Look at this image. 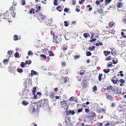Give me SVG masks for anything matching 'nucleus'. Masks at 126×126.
Segmentation results:
<instances>
[{"label":"nucleus","instance_id":"34","mask_svg":"<svg viewBox=\"0 0 126 126\" xmlns=\"http://www.w3.org/2000/svg\"><path fill=\"white\" fill-rule=\"evenodd\" d=\"M31 72H32L31 74V75H35L36 74V72L35 71H34L33 70H32Z\"/></svg>","mask_w":126,"mask_h":126},{"label":"nucleus","instance_id":"53","mask_svg":"<svg viewBox=\"0 0 126 126\" xmlns=\"http://www.w3.org/2000/svg\"><path fill=\"white\" fill-rule=\"evenodd\" d=\"M9 61V60L8 59H5L3 61V62L4 63L8 62Z\"/></svg>","mask_w":126,"mask_h":126},{"label":"nucleus","instance_id":"45","mask_svg":"<svg viewBox=\"0 0 126 126\" xmlns=\"http://www.w3.org/2000/svg\"><path fill=\"white\" fill-rule=\"evenodd\" d=\"M111 1V0H106L105 1V3L106 4H107L108 3L110 2Z\"/></svg>","mask_w":126,"mask_h":126},{"label":"nucleus","instance_id":"49","mask_svg":"<svg viewBox=\"0 0 126 126\" xmlns=\"http://www.w3.org/2000/svg\"><path fill=\"white\" fill-rule=\"evenodd\" d=\"M80 57V55H75L74 57V59H77L78 58H79Z\"/></svg>","mask_w":126,"mask_h":126},{"label":"nucleus","instance_id":"62","mask_svg":"<svg viewBox=\"0 0 126 126\" xmlns=\"http://www.w3.org/2000/svg\"><path fill=\"white\" fill-rule=\"evenodd\" d=\"M22 1L23 2V3H22V5H24L26 4L25 0H23Z\"/></svg>","mask_w":126,"mask_h":126},{"label":"nucleus","instance_id":"59","mask_svg":"<svg viewBox=\"0 0 126 126\" xmlns=\"http://www.w3.org/2000/svg\"><path fill=\"white\" fill-rule=\"evenodd\" d=\"M96 40V38H93V39L90 40V41L91 42H93L94 41H95V40Z\"/></svg>","mask_w":126,"mask_h":126},{"label":"nucleus","instance_id":"5","mask_svg":"<svg viewBox=\"0 0 126 126\" xmlns=\"http://www.w3.org/2000/svg\"><path fill=\"white\" fill-rule=\"evenodd\" d=\"M29 110L30 111H31L32 112V113L35 112V106L32 104L30 105L29 107Z\"/></svg>","mask_w":126,"mask_h":126},{"label":"nucleus","instance_id":"43","mask_svg":"<svg viewBox=\"0 0 126 126\" xmlns=\"http://www.w3.org/2000/svg\"><path fill=\"white\" fill-rule=\"evenodd\" d=\"M111 54L113 55H116V52L115 51H114L113 50H112L111 52Z\"/></svg>","mask_w":126,"mask_h":126},{"label":"nucleus","instance_id":"31","mask_svg":"<svg viewBox=\"0 0 126 126\" xmlns=\"http://www.w3.org/2000/svg\"><path fill=\"white\" fill-rule=\"evenodd\" d=\"M91 53L89 51H87L86 52V55L87 56H90L91 55Z\"/></svg>","mask_w":126,"mask_h":126},{"label":"nucleus","instance_id":"29","mask_svg":"<svg viewBox=\"0 0 126 126\" xmlns=\"http://www.w3.org/2000/svg\"><path fill=\"white\" fill-rule=\"evenodd\" d=\"M14 40L15 41L17 40L18 39V36L16 35H15L14 36Z\"/></svg>","mask_w":126,"mask_h":126},{"label":"nucleus","instance_id":"25","mask_svg":"<svg viewBox=\"0 0 126 126\" xmlns=\"http://www.w3.org/2000/svg\"><path fill=\"white\" fill-rule=\"evenodd\" d=\"M122 3L121 2H118L117 7L118 8H121L122 7Z\"/></svg>","mask_w":126,"mask_h":126},{"label":"nucleus","instance_id":"15","mask_svg":"<svg viewBox=\"0 0 126 126\" xmlns=\"http://www.w3.org/2000/svg\"><path fill=\"white\" fill-rule=\"evenodd\" d=\"M95 48V47L94 46H93L92 47H89L88 48V49L89 51H94Z\"/></svg>","mask_w":126,"mask_h":126},{"label":"nucleus","instance_id":"52","mask_svg":"<svg viewBox=\"0 0 126 126\" xmlns=\"http://www.w3.org/2000/svg\"><path fill=\"white\" fill-rule=\"evenodd\" d=\"M114 92L117 94H119L120 93V92L118 91H117V90H115L114 91Z\"/></svg>","mask_w":126,"mask_h":126},{"label":"nucleus","instance_id":"7","mask_svg":"<svg viewBox=\"0 0 126 126\" xmlns=\"http://www.w3.org/2000/svg\"><path fill=\"white\" fill-rule=\"evenodd\" d=\"M29 91L28 89H25L24 91V92L22 94V96H27L28 94Z\"/></svg>","mask_w":126,"mask_h":126},{"label":"nucleus","instance_id":"27","mask_svg":"<svg viewBox=\"0 0 126 126\" xmlns=\"http://www.w3.org/2000/svg\"><path fill=\"white\" fill-rule=\"evenodd\" d=\"M32 63V61L31 60H29V61H26L25 62V64H28V65Z\"/></svg>","mask_w":126,"mask_h":126},{"label":"nucleus","instance_id":"17","mask_svg":"<svg viewBox=\"0 0 126 126\" xmlns=\"http://www.w3.org/2000/svg\"><path fill=\"white\" fill-rule=\"evenodd\" d=\"M48 52L49 53V55L50 56H53L55 55V54L53 53L52 51L51 50H49Z\"/></svg>","mask_w":126,"mask_h":126},{"label":"nucleus","instance_id":"37","mask_svg":"<svg viewBox=\"0 0 126 126\" xmlns=\"http://www.w3.org/2000/svg\"><path fill=\"white\" fill-rule=\"evenodd\" d=\"M25 64H25V63H24V62H22L21 63L20 65L22 67L24 68L25 66Z\"/></svg>","mask_w":126,"mask_h":126},{"label":"nucleus","instance_id":"47","mask_svg":"<svg viewBox=\"0 0 126 126\" xmlns=\"http://www.w3.org/2000/svg\"><path fill=\"white\" fill-rule=\"evenodd\" d=\"M50 96L52 98H53L54 96V94L53 92L51 93L50 94Z\"/></svg>","mask_w":126,"mask_h":126},{"label":"nucleus","instance_id":"41","mask_svg":"<svg viewBox=\"0 0 126 126\" xmlns=\"http://www.w3.org/2000/svg\"><path fill=\"white\" fill-rule=\"evenodd\" d=\"M15 57L16 58L18 57L19 56V55L18 53L17 52H16L14 54Z\"/></svg>","mask_w":126,"mask_h":126},{"label":"nucleus","instance_id":"23","mask_svg":"<svg viewBox=\"0 0 126 126\" xmlns=\"http://www.w3.org/2000/svg\"><path fill=\"white\" fill-rule=\"evenodd\" d=\"M110 69H104L103 70V71L105 73H107L109 72L110 71Z\"/></svg>","mask_w":126,"mask_h":126},{"label":"nucleus","instance_id":"12","mask_svg":"<svg viewBox=\"0 0 126 126\" xmlns=\"http://www.w3.org/2000/svg\"><path fill=\"white\" fill-rule=\"evenodd\" d=\"M119 81L121 83L120 84V86H123V84L125 83V81L123 79H121L119 80Z\"/></svg>","mask_w":126,"mask_h":126},{"label":"nucleus","instance_id":"57","mask_svg":"<svg viewBox=\"0 0 126 126\" xmlns=\"http://www.w3.org/2000/svg\"><path fill=\"white\" fill-rule=\"evenodd\" d=\"M85 111L86 112L88 113L89 111V109L88 108H86L85 109Z\"/></svg>","mask_w":126,"mask_h":126},{"label":"nucleus","instance_id":"42","mask_svg":"<svg viewBox=\"0 0 126 126\" xmlns=\"http://www.w3.org/2000/svg\"><path fill=\"white\" fill-rule=\"evenodd\" d=\"M111 59V56H110L108 57L106 59V61H109Z\"/></svg>","mask_w":126,"mask_h":126},{"label":"nucleus","instance_id":"40","mask_svg":"<svg viewBox=\"0 0 126 126\" xmlns=\"http://www.w3.org/2000/svg\"><path fill=\"white\" fill-rule=\"evenodd\" d=\"M68 48V46L67 45H66L65 47H63L62 50L64 51L66 50Z\"/></svg>","mask_w":126,"mask_h":126},{"label":"nucleus","instance_id":"63","mask_svg":"<svg viewBox=\"0 0 126 126\" xmlns=\"http://www.w3.org/2000/svg\"><path fill=\"white\" fill-rule=\"evenodd\" d=\"M100 3V1L99 0H96L95 2V4L96 5H98Z\"/></svg>","mask_w":126,"mask_h":126},{"label":"nucleus","instance_id":"10","mask_svg":"<svg viewBox=\"0 0 126 126\" xmlns=\"http://www.w3.org/2000/svg\"><path fill=\"white\" fill-rule=\"evenodd\" d=\"M95 114L93 112H90L89 113V116H88L89 118H93L95 115Z\"/></svg>","mask_w":126,"mask_h":126},{"label":"nucleus","instance_id":"55","mask_svg":"<svg viewBox=\"0 0 126 126\" xmlns=\"http://www.w3.org/2000/svg\"><path fill=\"white\" fill-rule=\"evenodd\" d=\"M69 11V9L67 8H65L64 9V11L66 13H67Z\"/></svg>","mask_w":126,"mask_h":126},{"label":"nucleus","instance_id":"54","mask_svg":"<svg viewBox=\"0 0 126 126\" xmlns=\"http://www.w3.org/2000/svg\"><path fill=\"white\" fill-rule=\"evenodd\" d=\"M12 10V11H14V10H15V8L13 6H12L10 8V10Z\"/></svg>","mask_w":126,"mask_h":126},{"label":"nucleus","instance_id":"39","mask_svg":"<svg viewBox=\"0 0 126 126\" xmlns=\"http://www.w3.org/2000/svg\"><path fill=\"white\" fill-rule=\"evenodd\" d=\"M96 111L97 113H100L101 112V109L100 108H98L96 110Z\"/></svg>","mask_w":126,"mask_h":126},{"label":"nucleus","instance_id":"51","mask_svg":"<svg viewBox=\"0 0 126 126\" xmlns=\"http://www.w3.org/2000/svg\"><path fill=\"white\" fill-rule=\"evenodd\" d=\"M33 54V53L31 51H29L28 52V55H32Z\"/></svg>","mask_w":126,"mask_h":126},{"label":"nucleus","instance_id":"33","mask_svg":"<svg viewBox=\"0 0 126 126\" xmlns=\"http://www.w3.org/2000/svg\"><path fill=\"white\" fill-rule=\"evenodd\" d=\"M121 35L124 38H126V35H124L125 32H121Z\"/></svg>","mask_w":126,"mask_h":126},{"label":"nucleus","instance_id":"6","mask_svg":"<svg viewBox=\"0 0 126 126\" xmlns=\"http://www.w3.org/2000/svg\"><path fill=\"white\" fill-rule=\"evenodd\" d=\"M111 81L114 84H116L118 81V79L116 76H114L111 79Z\"/></svg>","mask_w":126,"mask_h":126},{"label":"nucleus","instance_id":"48","mask_svg":"<svg viewBox=\"0 0 126 126\" xmlns=\"http://www.w3.org/2000/svg\"><path fill=\"white\" fill-rule=\"evenodd\" d=\"M83 110V108H81L77 110V111L78 113L81 112Z\"/></svg>","mask_w":126,"mask_h":126},{"label":"nucleus","instance_id":"32","mask_svg":"<svg viewBox=\"0 0 126 126\" xmlns=\"http://www.w3.org/2000/svg\"><path fill=\"white\" fill-rule=\"evenodd\" d=\"M61 8V7L60 5H59L57 7L56 9L59 11L61 12L62 11V10L61 9H60Z\"/></svg>","mask_w":126,"mask_h":126},{"label":"nucleus","instance_id":"64","mask_svg":"<svg viewBox=\"0 0 126 126\" xmlns=\"http://www.w3.org/2000/svg\"><path fill=\"white\" fill-rule=\"evenodd\" d=\"M110 125V124L109 122H108L105 125V126H107Z\"/></svg>","mask_w":126,"mask_h":126},{"label":"nucleus","instance_id":"9","mask_svg":"<svg viewBox=\"0 0 126 126\" xmlns=\"http://www.w3.org/2000/svg\"><path fill=\"white\" fill-rule=\"evenodd\" d=\"M68 120L69 122H70V118L69 117H65V122L66 123V125L64 126H67V125H69L68 122Z\"/></svg>","mask_w":126,"mask_h":126},{"label":"nucleus","instance_id":"24","mask_svg":"<svg viewBox=\"0 0 126 126\" xmlns=\"http://www.w3.org/2000/svg\"><path fill=\"white\" fill-rule=\"evenodd\" d=\"M92 89H93V91L94 92H95L97 90V89L96 86H94L93 87Z\"/></svg>","mask_w":126,"mask_h":126},{"label":"nucleus","instance_id":"36","mask_svg":"<svg viewBox=\"0 0 126 126\" xmlns=\"http://www.w3.org/2000/svg\"><path fill=\"white\" fill-rule=\"evenodd\" d=\"M17 71L19 73H22L23 72L22 69V68L20 69L19 68H18L17 69Z\"/></svg>","mask_w":126,"mask_h":126},{"label":"nucleus","instance_id":"22","mask_svg":"<svg viewBox=\"0 0 126 126\" xmlns=\"http://www.w3.org/2000/svg\"><path fill=\"white\" fill-rule=\"evenodd\" d=\"M103 76V74L102 73H99L98 77L99 80L100 81L101 80L102 78L101 77Z\"/></svg>","mask_w":126,"mask_h":126},{"label":"nucleus","instance_id":"38","mask_svg":"<svg viewBox=\"0 0 126 126\" xmlns=\"http://www.w3.org/2000/svg\"><path fill=\"white\" fill-rule=\"evenodd\" d=\"M69 112L72 115H73L75 113V112L74 110L71 111V110H69Z\"/></svg>","mask_w":126,"mask_h":126},{"label":"nucleus","instance_id":"21","mask_svg":"<svg viewBox=\"0 0 126 126\" xmlns=\"http://www.w3.org/2000/svg\"><path fill=\"white\" fill-rule=\"evenodd\" d=\"M114 5H110L109 7L108 8L107 10H110V9L111 8H113L112 9L111 8V9H115V7H114Z\"/></svg>","mask_w":126,"mask_h":126},{"label":"nucleus","instance_id":"50","mask_svg":"<svg viewBox=\"0 0 126 126\" xmlns=\"http://www.w3.org/2000/svg\"><path fill=\"white\" fill-rule=\"evenodd\" d=\"M122 21L124 22V23L125 24H126V19L124 17V18L122 20Z\"/></svg>","mask_w":126,"mask_h":126},{"label":"nucleus","instance_id":"56","mask_svg":"<svg viewBox=\"0 0 126 126\" xmlns=\"http://www.w3.org/2000/svg\"><path fill=\"white\" fill-rule=\"evenodd\" d=\"M123 72V71H121L119 72V73L121 74L120 76L122 77H123L124 76V74L122 73Z\"/></svg>","mask_w":126,"mask_h":126},{"label":"nucleus","instance_id":"61","mask_svg":"<svg viewBox=\"0 0 126 126\" xmlns=\"http://www.w3.org/2000/svg\"><path fill=\"white\" fill-rule=\"evenodd\" d=\"M34 9H32L31 10L29 11V12L30 14H32L33 11L34 10Z\"/></svg>","mask_w":126,"mask_h":126},{"label":"nucleus","instance_id":"20","mask_svg":"<svg viewBox=\"0 0 126 126\" xmlns=\"http://www.w3.org/2000/svg\"><path fill=\"white\" fill-rule=\"evenodd\" d=\"M103 9H98L97 11V12L99 14L102 15L103 13Z\"/></svg>","mask_w":126,"mask_h":126},{"label":"nucleus","instance_id":"3","mask_svg":"<svg viewBox=\"0 0 126 126\" xmlns=\"http://www.w3.org/2000/svg\"><path fill=\"white\" fill-rule=\"evenodd\" d=\"M36 15L39 20H44L46 17L45 15L42 14L41 13H39V14H37Z\"/></svg>","mask_w":126,"mask_h":126},{"label":"nucleus","instance_id":"30","mask_svg":"<svg viewBox=\"0 0 126 126\" xmlns=\"http://www.w3.org/2000/svg\"><path fill=\"white\" fill-rule=\"evenodd\" d=\"M36 88L35 87H34L33 89V90L32 91V92L33 93V95H34L35 94V93L36 92Z\"/></svg>","mask_w":126,"mask_h":126},{"label":"nucleus","instance_id":"19","mask_svg":"<svg viewBox=\"0 0 126 126\" xmlns=\"http://www.w3.org/2000/svg\"><path fill=\"white\" fill-rule=\"evenodd\" d=\"M29 104V102H26L24 101H23L22 102V104L24 106H26L28 105Z\"/></svg>","mask_w":126,"mask_h":126},{"label":"nucleus","instance_id":"16","mask_svg":"<svg viewBox=\"0 0 126 126\" xmlns=\"http://www.w3.org/2000/svg\"><path fill=\"white\" fill-rule=\"evenodd\" d=\"M114 23L112 22H110L109 24V27L110 28H111L114 25Z\"/></svg>","mask_w":126,"mask_h":126},{"label":"nucleus","instance_id":"13","mask_svg":"<svg viewBox=\"0 0 126 126\" xmlns=\"http://www.w3.org/2000/svg\"><path fill=\"white\" fill-rule=\"evenodd\" d=\"M67 101L65 100L63 101H61L60 102L61 103L63 107L66 106L67 105V104L66 103Z\"/></svg>","mask_w":126,"mask_h":126},{"label":"nucleus","instance_id":"1","mask_svg":"<svg viewBox=\"0 0 126 126\" xmlns=\"http://www.w3.org/2000/svg\"><path fill=\"white\" fill-rule=\"evenodd\" d=\"M37 109L38 110L40 108H45L48 105V101L47 99H44L39 101L36 103Z\"/></svg>","mask_w":126,"mask_h":126},{"label":"nucleus","instance_id":"4","mask_svg":"<svg viewBox=\"0 0 126 126\" xmlns=\"http://www.w3.org/2000/svg\"><path fill=\"white\" fill-rule=\"evenodd\" d=\"M107 90H109V91L107 92V93H109V92H111L113 91L114 92L115 89L113 86L110 85L107 87Z\"/></svg>","mask_w":126,"mask_h":126},{"label":"nucleus","instance_id":"35","mask_svg":"<svg viewBox=\"0 0 126 126\" xmlns=\"http://www.w3.org/2000/svg\"><path fill=\"white\" fill-rule=\"evenodd\" d=\"M64 25L65 27H67L69 25V23L66 21H65L64 22Z\"/></svg>","mask_w":126,"mask_h":126},{"label":"nucleus","instance_id":"26","mask_svg":"<svg viewBox=\"0 0 126 126\" xmlns=\"http://www.w3.org/2000/svg\"><path fill=\"white\" fill-rule=\"evenodd\" d=\"M40 56L42 57L44 59H47L46 56L45 55L43 54H41Z\"/></svg>","mask_w":126,"mask_h":126},{"label":"nucleus","instance_id":"14","mask_svg":"<svg viewBox=\"0 0 126 126\" xmlns=\"http://www.w3.org/2000/svg\"><path fill=\"white\" fill-rule=\"evenodd\" d=\"M110 51H104L103 52V53L106 56H107L108 55L110 54Z\"/></svg>","mask_w":126,"mask_h":126},{"label":"nucleus","instance_id":"28","mask_svg":"<svg viewBox=\"0 0 126 126\" xmlns=\"http://www.w3.org/2000/svg\"><path fill=\"white\" fill-rule=\"evenodd\" d=\"M107 66L108 67H111L112 66V63L111 62H110L108 63Z\"/></svg>","mask_w":126,"mask_h":126},{"label":"nucleus","instance_id":"46","mask_svg":"<svg viewBox=\"0 0 126 126\" xmlns=\"http://www.w3.org/2000/svg\"><path fill=\"white\" fill-rule=\"evenodd\" d=\"M57 0H55L54 1V4L55 5H57L58 4L57 3Z\"/></svg>","mask_w":126,"mask_h":126},{"label":"nucleus","instance_id":"44","mask_svg":"<svg viewBox=\"0 0 126 126\" xmlns=\"http://www.w3.org/2000/svg\"><path fill=\"white\" fill-rule=\"evenodd\" d=\"M84 73V72L83 70H81L79 72V74L80 75H82Z\"/></svg>","mask_w":126,"mask_h":126},{"label":"nucleus","instance_id":"2","mask_svg":"<svg viewBox=\"0 0 126 126\" xmlns=\"http://www.w3.org/2000/svg\"><path fill=\"white\" fill-rule=\"evenodd\" d=\"M53 42L54 43H56L57 44L59 43L58 40L59 41H61L62 40V38H58V36L57 35H55V34L53 35Z\"/></svg>","mask_w":126,"mask_h":126},{"label":"nucleus","instance_id":"58","mask_svg":"<svg viewBox=\"0 0 126 126\" xmlns=\"http://www.w3.org/2000/svg\"><path fill=\"white\" fill-rule=\"evenodd\" d=\"M12 53V52L11 50H9L8 51V54L10 55H11Z\"/></svg>","mask_w":126,"mask_h":126},{"label":"nucleus","instance_id":"8","mask_svg":"<svg viewBox=\"0 0 126 126\" xmlns=\"http://www.w3.org/2000/svg\"><path fill=\"white\" fill-rule=\"evenodd\" d=\"M106 95L107 96L106 98L110 100L111 101H112L113 98L111 95H110L109 93H106Z\"/></svg>","mask_w":126,"mask_h":126},{"label":"nucleus","instance_id":"18","mask_svg":"<svg viewBox=\"0 0 126 126\" xmlns=\"http://www.w3.org/2000/svg\"><path fill=\"white\" fill-rule=\"evenodd\" d=\"M83 35L84 37L86 38H87V37H89L90 36L89 34L87 33H83Z\"/></svg>","mask_w":126,"mask_h":126},{"label":"nucleus","instance_id":"11","mask_svg":"<svg viewBox=\"0 0 126 126\" xmlns=\"http://www.w3.org/2000/svg\"><path fill=\"white\" fill-rule=\"evenodd\" d=\"M16 67L15 66L11 67L10 69V71L12 73H14L16 71Z\"/></svg>","mask_w":126,"mask_h":126},{"label":"nucleus","instance_id":"60","mask_svg":"<svg viewBox=\"0 0 126 126\" xmlns=\"http://www.w3.org/2000/svg\"><path fill=\"white\" fill-rule=\"evenodd\" d=\"M76 0H72V4L73 5H75L76 4Z\"/></svg>","mask_w":126,"mask_h":126}]
</instances>
